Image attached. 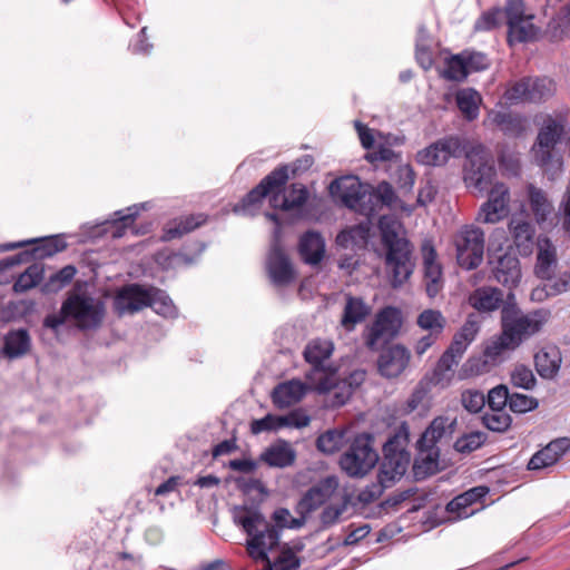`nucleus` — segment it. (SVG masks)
Returning <instances> with one entry per match:
<instances>
[{
  "instance_id": "obj_1",
  "label": "nucleus",
  "mask_w": 570,
  "mask_h": 570,
  "mask_svg": "<svg viewBox=\"0 0 570 570\" xmlns=\"http://www.w3.org/2000/svg\"><path fill=\"white\" fill-rule=\"evenodd\" d=\"M237 522L248 535L247 552L255 561L265 563L267 570H294L299 559L288 544H279L278 530L254 509L243 508Z\"/></svg>"
},
{
  "instance_id": "obj_2",
  "label": "nucleus",
  "mask_w": 570,
  "mask_h": 570,
  "mask_svg": "<svg viewBox=\"0 0 570 570\" xmlns=\"http://www.w3.org/2000/svg\"><path fill=\"white\" fill-rule=\"evenodd\" d=\"M381 240L386 249L385 265L393 288L401 287L414 272L413 245L397 233V222L390 216L379 219Z\"/></svg>"
},
{
  "instance_id": "obj_3",
  "label": "nucleus",
  "mask_w": 570,
  "mask_h": 570,
  "mask_svg": "<svg viewBox=\"0 0 570 570\" xmlns=\"http://www.w3.org/2000/svg\"><path fill=\"white\" fill-rule=\"evenodd\" d=\"M114 307L116 313L122 316L125 314H135L146 307H151L158 314L168 315L174 306L164 291L157 287L128 284L117 292Z\"/></svg>"
},
{
  "instance_id": "obj_4",
  "label": "nucleus",
  "mask_w": 570,
  "mask_h": 570,
  "mask_svg": "<svg viewBox=\"0 0 570 570\" xmlns=\"http://www.w3.org/2000/svg\"><path fill=\"white\" fill-rule=\"evenodd\" d=\"M334 352V344L328 340H312L305 347L303 355L311 365L305 377L311 387L320 393L330 392L340 387L336 382L337 368L328 363Z\"/></svg>"
},
{
  "instance_id": "obj_5",
  "label": "nucleus",
  "mask_w": 570,
  "mask_h": 570,
  "mask_svg": "<svg viewBox=\"0 0 570 570\" xmlns=\"http://www.w3.org/2000/svg\"><path fill=\"white\" fill-rule=\"evenodd\" d=\"M548 317L549 312L543 309L523 314L515 303L514 294L509 293L501 308V328L519 346L524 340L540 332Z\"/></svg>"
},
{
  "instance_id": "obj_6",
  "label": "nucleus",
  "mask_w": 570,
  "mask_h": 570,
  "mask_svg": "<svg viewBox=\"0 0 570 570\" xmlns=\"http://www.w3.org/2000/svg\"><path fill=\"white\" fill-rule=\"evenodd\" d=\"M563 131V124L548 116L544 118L532 147L534 161L547 174H550L551 178L562 169V158L557 153L556 146L560 141Z\"/></svg>"
},
{
  "instance_id": "obj_7",
  "label": "nucleus",
  "mask_w": 570,
  "mask_h": 570,
  "mask_svg": "<svg viewBox=\"0 0 570 570\" xmlns=\"http://www.w3.org/2000/svg\"><path fill=\"white\" fill-rule=\"evenodd\" d=\"M409 434L405 428L397 430L383 446V461L380 466L379 479L391 485L407 470L410 453L406 451Z\"/></svg>"
},
{
  "instance_id": "obj_8",
  "label": "nucleus",
  "mask_w": 570,
  "mask_h": 570,
  "mask_svg": "<svg viewBox=\"0 0 570 570\" xmlns=\"http://www.w3.org/2000/svg\"><path fill=\"white\" fill-rule=\"evenodd\" d=\"M61 313L75 320L80 330H95L102 323L105 307L90 296L71 294L62 303Z\"/></svg>"
},
{
  "instance_id": "obj_9",
  "label": "nucleus",
  "mask_w": 570,
  "mask_h": 570,
  "mask_svg": "<svg viewBox=\"0 0 570 570\" xmlns=\"http://www.w3.org/2000/svg\"><path fill=\"white\" fill-rule=\"evenodd\" d=\"M372 436L357 435L350 449L341 456L340 465L350 476H363L379 461V455L372 446Z\"/></svg>"
},
{
  "instance_id": "obj_10",
  "label": "nucleus",
  "mask_w": 570,
  "mask_h": 570,
  "mask_svg": "<svg viewBox=\"0 0 570 570\" xmlns=\"http://www.w3.org/2000/svg\"><path fill=\"white\" fill-rule=\"evenodd\" d=\"M286 185V168L276 167L242 198L239 207L243 210H250L268 198L269 206L275 209L278 196L283 194Z\"/></svg>"
},
{
  "instance_id": "obj_11",
  "label": "nucleus",
  "mask_w": 570,
  "mask_h": 570,
  "mask_svg": "<svg viewBox=\"0 0 570 570\" xmlns=\"http://www.w3.org/2000/svg\"><path fill=\"white\" fill-rule=\"evenodd\" d=\"M458 264L471 271L479 267L484 254V233L472 225L463 226L454 236Z\"/></svg>"
},
{
  "instance_id": "obj_12",
  "label": "nucleus",
  "mask_w": 570,
  "mask_h": 570,
  "mask_svg": "<svg viewBox=\"0 0 570 570\" xmlns=\"http://www.w3.org/2000/svg\"><path fill=\"white\" fill-rule=\"evenodd\" d=\"M556 83L548 77H524L505 90L504 97L511 104L541 102L553 96Z\"/></svg>"
},
{
  "instance_id": "obj_13",
  "label": "nucleus",
  "mask_w": 570,
  "mask_h": 570,
  "mask_svg": "<svg viewBox=\"0 0 570 570\" xmlns=\"http://www.w3.org/2000/svg\"><path fill=\"white\" fill-rule=\"evenodd\" d=\"M495 168L491 158L482 149H473L466 155L464 183L479 191H485L492 184Z\"/></svg>"
},
{
  "instance_id": "obj_14",
  "label": "nucleus",
  "mask_w": 570,
  "mask_h": 570,
  "mask_svg": "<svg viewBox=\"0 0 570 570\" xmlns=\"http://www.w3.org/2000/svg\"><path fill=\"white\" fill-rule=\"evenodd\" d=\"M27 245H35L31 252H23L18 254L12 258L11 264L20 263L23 261V257L31 256L35 259H45L47 257H51L57 253L63 252L67 248V243L65 238L60 235H53L42 238L29 239L18 243H9L2 245V249L10 250L19 247H23Z\"/></svg>"
},
{
  "instance_id": "obj_15",
  "label": "nucleus",
  "mask_w": 570,
  "mask_h": 570,
  "mask_svg": "<svg viewBox=\"0 0 570 570\" xmlns=\"http://www.w3.org/2000/svg\"><path fill=\"white\" fill-rule=\"evenodd\" d=\"M510 190L503 183H497L489 191L488 200L482 204L476 220L483 224H495L504 219L510 212Z\"/></svg>"
},
{
  "instance_id": "obj_16",
  "label": "nucleus",
  "mask_w": 570,
  "mask_h": 570,
  "mask_svg": "<svg viewBox=\"0 0 570 570\" xmlns=\"http://www.w3.org/2000/svg\"><path fill=\"white\" fill-rule=\"evenodd\" d=\"M400 330V322L396 316V311L392 307L382 309L377 315L371 327L365 334L366 346L375 351L381 343H385L394 338Z\"/></svg>"
},
{
  "instance_id": "obj_17",
  "label": "nucleus",
  "mask_w": 570,
  "mask_h": 570,
  "mask_svg": "<svg viewBox=\"0 0 570 570\" xmlns=\"http://www.w3.org/2000/svg\"><path fill=\"white\" fill-rule=\"evenodd\" d=\"M423 261V284L425 293L434 298L444 287L442 265L438 261L436 249L431 240H424L421 246Z\"/></svg>"
},
{
  "instance_id": "obj_18",
  "label": "nucleus",
  "mask_w": 570,
  "mask_h": 570,
  "mask_svg": "<svg viewBox=\"0 0 570 570\" xmlns=\"http://www.w3.org/2000/svg\"><path fill=\"white\" fill-rule=\"evenodd\" d=\"M338 479L335 475L326 476L311 487L297 503L296 511L299 515L307 517L325 502H327L338 489Z\"/></svg>"
},
{
  "instance_id": "obj_19",
  "label": "nucleus",
  "mask_w": 570,
  "mask_h": 570,
  "mask_svg": "<svg viewBox=\"0 0 570 570\" xmlns=\"http://www.w3.org/2000/svg\"><path fill=\"white\" fill-rule=\"evenodd\" d=\"M461 142L456 137L439 139L416 154V161L424 166H442L450 158L459 156Z\"/></svg>"
},
{
  "instance_id": "obj_20",
  "label": "nucleus",
  "mask_w": 570,
  "mask_h": 570,
  "mask_svg": "<svg viewBox=\"0 0 570 570\" xmlns=\"http://www.w3.org/2000/svg\"><path fill=\"white\" fill-rule=\"evenodd\" d=\"M411 358L409 348L401 344L384 348L377 360L379 372L387 379L400 376L407 367Z\"/></svg>"
},
{
  "instance_id": "obj_21",
  "label": "nucleus",
  "mask_w": 570,
  "mask_h": 570,
  "mask_svg": "<svg viewBox=\"0 0 570 570\" xmlns=\"http://www.w3.org/2000/svg\"><path fill=\"white\" fill-rule=\"evenodd\" d=\"M267 272L272 282L277 286L288 285L295 278V271L289 257L278 245H275L268 255Z\"/></svg>"
},
{
  "instance_id": "obj_22",
  "label": "nucleus",
  "mask_w": 570,
  "mask_h": 570,
  "mask_svg": "<svg viewBox=\"0 0 570 570\" xmlns=\"http://www.w3.org/2000/svg\"><path fill=\"white\" fill-rule=\"evenodd\" d=\"M344 301L340 324L346 332H352L368 317L371 307L364 298L351 293L344 295Z\"/></svg>"
},
{
  "instance_id": "obj_23",
  "label": "nucleus",
  "mask_w": 570,
  "mask_h": 570,
  "mask_svg": "<svg viewBox=\"0 0 570 570\" xmlns=\"http://www.w3.org/2000/svg\"><path fill=\"white\" fill-rule=\"evenodd\" d=\"M307 392L302 381L293 379L277 384L272 391V402L277 409H287L301 402Z\"/></svg>"
},
{
  "instance_id": "obj_24",
  "label": "nucleus",
  "mask_w": 570,
  "mask_h": 570,
  "mask_svg": "<svg viewBox=\"0 0 570 570\" xmlns=\"http://www.w3.org/2000/svg\"><path fill=\"white\" fill-rule=\"evenodd\" d=\"M366 186L353 176L335 179L330 185V193L338 197L347 208L360 207L358 200Z\"/></svg>"
},
{
  "instance_id": "obj_25",
  "label": "nucleus",
  "mask_w": 570,
  "mask_h": 570,
  "mask_svg": "<svg viewBox=\"0 0 570 570\" xmlns=\"http://www.w3.org/2000/svg\"><path fill=\"white\" fill-rule=\"evenodd\" d=\"M518 347V345L505 336V332L501 328V333L499 336L491 340L483 352L485 357L482 363V367L476 366V372H482L487 370V365H494L503 360L505 353L513 351ZM479 361H468L466 365L471 367L473 371L474 365H479Z\"/></svg>"
},
{
  "instance_id": "obj_26",
  "label": "nucleus",
  "mask_w": 570,
  "mask_h": 570,
  "mask_svg": "<svg viewBox=\"0 0 570 570\" xmlns=\"http://www.w3.org/2000/svg\"><path fill=\"white\" fill-rule=\"evenodd\" d=\"M570 449V439L561 438L551 441L547 446L532 455L528 463L529 470H541L553 465Z\"/></svg>"
},
{
  "instance_id": "obj_27",
  "label": "nucleus",
  "mask_w": 570,
  "mask_h": 570,
  "mask_svg": "<svg viewBox=\"0 0 570 570\" xmlns=\"http://www.w3.org/2000/svg\"><path fill=\"white\" fill-rule=\"evenodd\" d=\"M295 460L296 452L285 440L271 444L259 455V461L271 468H287L293 465Z\"/></svg>"
},
{
  "instance_id": "obj_28",
  "label": "nucleus",
  "mask_w": 570,
  "mask_h": 570,
  "mask_svg": "<svg viewBox=\"0 0 570 570\" xmlns=\"http://www.w3.org/2000/svg\"><path fill=\"white\" fill-rule=\"evenodd\" d=\"M31 350V336L26 328L10 330L3 336L2 354L8 360L26 356Z\"/></svg>"
},
{
  "instance_id": "obj_29",
  "label": "nucleus",
  "mask_w": 570,
  "mask_h": 570,
  "mask_svg": "<svg viewBox=\"0 0 570 570\" xmlns=\"http://www.w3.org/2000/svg\"><path fill=\"white\" fill-rule=\"evenodd\" d=\"M298 252L306 264H320L325 255L324 238L315 230L304 233L299 238Z\"/></svg>"
},
{
  "instance_id": "obj_30",
  "label": "nucleus",
  "mask_w": 570,
  "mask_h": 570,
  "mask_svg": "<svg viewBox=\"0 0 570 570\" xmlns=\"http://www.w3.org/2000/svg\"><path fill=\"white\" fill-rule=\"evenodd\" d=\"M495 281L510 289L515 287L521 278L520 262L515 256L503 255L493 269Z\"/></svg>"
},
{
  "instance_id": "obj_31",
  "label": "nucleus",
  "mask_w": 570,
  "mask_h": 570,
  "mask_svg": "<svg viewBox=\"0 0 570 570\" xmlns=\"http://www.w3.org/2000/svg\"><path fill=\"white\" fill-rule=\"evenodd\" d=\"M509 228L517 250L523 256H529L534 247L533 226L527 220L512 218Z\"/></svg>"
},
{
  "instance_id": "obj_32",
  "label": "nucleus",
  "mask_w": 570,
  "mask_h": 570,
  "mask_svg": "<svg viewBox=\"0 0 570 570\" xmlns=\"http://www.w3.org/2000/svg\"><path fill=\"white\" fill-rule=\"evenodd\" d=\"M533 16L528 14L515 21H508V38L510 47L514 43H524L534 41L538 37L539 29L532 22Z\"/></svg>"
},
{
  "instance_id": "obj_33",
  "label": "nucleus",
  "mask_w": 570,
  "mask_h": 570,
  "mask_svg": "<svg viewBox=\"0 0 570 570\" xmlns=\"http://www.w3.org/2000/svg\"><path fill=\"white\" fill-rule=\"evenodd\" d=\"M538 248L535 275L542 279H550L557 266L556 248L547 237L538 239Z\"/></svg>"
},
{
  "instance_id": "obj_34",
  "label": "nucleus",
  "mask_w": 570,
  "mask_h": 570,
  "mask_svg": "<svg viewBox=\"0 0 570 570\" xmlns=\"http://www.w3.org/2000/svg\"><path fill=\"white\" fill-rule=\"evenodd\" d=\"M561 361V353L557 346L543 347L534 355L537 372L543 379H552L558 373Z\"/></svg>"
},
{
  "instance_id": "obj_35",
  "label": "nucleus",
  "mask_w": 570,
  "mask_h": 570,
  "mask_svg": "<svg viewBox=\"0 0 570 570\" xmlns=\"http://www.w3.org/2000/svg\"><path fill=\"white\" fill-rule=\"evenodd\" d=\"M208 219L206 214H190L180 216L169 223L165 229V239L179 238L203 226Z\"/></svg>"
},
{
  "instance_id": "obj_36",
  "label": "nucleus",
  "mask_w": 570,
  "mask_h": 570,
  "mask_svg": "<svg viewBox=\"0 0 570 570\" xmlns=\"http://www.w3.org/2000/svg\"><path fill=\"white\" fill-rule=\"evenodd\" d=\"M504 302L502 291L495 287L476 288L469 297L470 305L480 312H492Z\"/></svg>"
},
{
  "instance_id": "obj_37",
  "label": "nucleus",
  "mask_w": 570,
  "mask_h": 570,
  "mask_svg": "<svg viewBox=\"0 0 570 570\" xmlns=\"http://www.w3.org/2000/svg\"><path fill=\"white\" fill-rule=\"evenodd\" d=\"M458 363L441 355L431 373L425 374L423 381L428 386L446 389L454 379V367Z\"/></svg>"
},
{
  "instance_id": "obj_38",
  "label": "nucleus",
  "mask_w": 570,
  "mask_h": 570,
  "mask_svg": "<svg viewBox=\"0 0 570 570\" xmlns=\"http://www.w3.org/2000/svg\"><path fill=\"white\" fill-rule=\"evenodd\" d=\"M487 492L488 490L484 487L473 488L450 501L446 510L451 513H458L460 518H466L474 512V510L469 511V508L479 502Z\"/></svg>"
},
{
  "instance_id": "obj_39",
  "label": "nucleus",
  "mask_w": 570,
  "mask_h": 570,
  "mask_svg": "<svg viewBox=\"0 0 570 570\" xmlns=\"http://www.w3.org/2000/svg\"><path fill=\"white\" fill-rule=\"evenodd\" d=\"M455 101L466 120L472 121L478 118L482 97L475 89L464 88L459 90L455 95Z\"/></svg>"
},
{
  "instance_id": "obj_40",
  "label": "nucleus",
  "mask_w": 570,
  "mask_h": 570,
  "mask_svg": "<svg viewBox=\"0 0 570 570\" xmlns=\"http://www.w3.org/2000/svg\"><path fill=\"white\" fill-rule=\"evenodd\" d=\"M455 426V420L450 421L449 417H435L429 428L424 431L420 442L431 450L446 434H452Z\"/></svg>"
},
{
  "instance_id": "obj_41",
  "label": "nucleus",
  "mask_w": 570,
  "mask_h": 570,
  "mask_svg": "<svg viewBox=\"0 0 570 570\" xmlns=\"http://www.w3.org/2000/svg\"><path fill=\"white\" fill-rule=\"evenodd\" d=\"M416 325L422 331L428 332V334L440 338L448 325V321L441 311L426 308L417 315Z\"/></svg>"
},
{
  "instance_id": "obj_42",
  "label": "nucleus",
  "mask_w": 570,
  "mask_h": 570,
  "mask_svg": "<svg viewBox=\"0 0 570 570\" xmlns=\"http://www.w3.org/2000/svg\"><path fill=\"white\" fill-rule=\"evenodd\" d=\"M308 198V190L302 184H292L289 188L278 196L275 209L284 212L298 209L305 205Z\"/></svg>"
},
{
  "instance_id": "obj_43",
  "label": "nucleus",
  "mask_w": 570,
  "mask_h": 570,
  "mask_svg": "<svg viewBox=\"0 0 570 570\" xmlns=\"http://www.w3.org/2000/svg\"><path fill=\"white\" fill-rule=\"evenodd\" d=\"M397 188L404 194L411 193L415 184L416 174L411 164L402 159L397 161L392 170H386Z\"/></svg>"
},
{
  "instance_id": "obj_44",
  "label": "nucleus",
  "mask_w": 570,
  "mask_h": 570,
  "mask_svg": "<svg viewBox=\"0 0 570 570\" xmlns=\"http://www.w3.org/2000/svg\"><path fill=\"white\" fill-rule=\"evenodd\" d=\"M370 228L360 224L351 226L336 236V244L342 247H363L368 239Z\"/></svg>"
},
{
  "instance_id": "obj_45",
  "label": "nucleus",
  "mask_w": 570,
  "mask_h": 570,
  "mask_svg": "<svg viewBox=\"0 0 570 570\" xmlns=\"http://www.w3.org/2000/svg\"><path fill=\"white\" fill-rule=\"evenodd\" d=\"M528 191L530 207L535 216L537 222H544L548 215L552 213L553 207L551 203L548 200L544 191L533 185H529Z\"/></svg>"
},
{
  "instance_id": "obj_46",
  "label": "nucleus",
  "mask_w": 570,
  "mask_h": 570,
  "mask_svg": "<svg viewBox=\"0 0 570 570\" xmlns=\"http://www.w3.org/2000/svg\"><path fill=\"white\" fill-rule=\"evenodd\" d=\"M43 277V267L39 264L30 265L23 273L19 275L13 284L16 293H24L37 286Z\"/></svg>"
},
{
  "instance_id": "obj_47",
  "label": "nucleus",
  "mask_w": 570,
  "mask_h": 570,
  "mask_svg": "<svg viewBox=\"0 0 570 570\" xmlns=\"http://www.w3.org/2000/svg\"><path fill=\"white\" fill-rule=\"evenodd\" d=\"M443 78L451 81H463L469 76L464 53L453 55L445 60V68L442 72Z\"/></svg>"
},
{
  "instance_id": "obj_48",
  "label": "nucleus",
  "mask_w": 570,
  "mask_h": 570,
  "mask_svg": "<svg viewBox=\"0 0 570 570\" xmlns=\"http://www.w3.org/2000/svg\"><path fill=\"white\" fill-rule=\"evenodd\" d=\"M348 503V495H344L343 501L340 504L326 505L320 514L321 527L323 529H328L338 523L342 519V515L346 512Z\"/></svg>"
},
{
  "instance_id": "obj_49",
  "label": "nucleus",
  "mask_w": 570,
  "mask_h": 570,
  "mask_svg": "<svg viewBox=\"0 0 570 570\" xmlns=\"http://www.w3.org/2000/svg\"><path fill=\"white\" fill-rule=\"evenodd\" d=\"M493 121L505 135L519 136L523 131L521 119L510 112H498Z\"/></svg>"
},
{
  "instance_id": "obj_50",
  "label": "nucleus",
  "mask_w": 570,
  "mask_h": 570,
  "mask_svg": "<svg viewBox=\"0 0 570 570\" xmlns=\"http://www.w3.org/2000/svg\"><path fill=\"white\" fill-rule=\"evenodd\" d=\"M365 159L371 164L389 163L386 170H392L393 166L402 159V156L392 148L381 145L375 150L367 153Z\"/></svg>"
},
{
  "instance_id": "obj_51",
  "label": "nucleus",
  "mask_w": 570,
  "mask_h": 570,
  "mask_svg": "<svg viewBox=\"0 0 570 570\" xmlns=\"http://www.w3.org/2000/svg\"><path fill=\"white\" fill-rule=\"evenodd\" d=\"M342 442L343 434L335 430H330L317 438L316 446L321 452L332 454L340 450Z\"/></svg>"
},
{
  "instance_id": "obj_52",
  "label": "nucleus",
  "mask_w": 570,
  "mask_h": 570,
  "mask_svg": "<svg viewBox=\"0 0 570 570\" xmlns=\"http://www.w3.org/2000/svg\"><path fill=\"white\" fill-rule=\"evenodd\" d=\"M360 207H352V210H355L364 216L371 217L373 216L379 209H381V205L377 202L376 195L373 190V188L365 187L364 191L362 193L360 200H358Z\"/></svg>"
},
{
  "instance_id": "obj_53",
  "label": "nucleus",
  "mask_w": 570,
  "mask_h": 570,
  "mask_svg": "<svg viewBox=\"0 0 570 570\" xmlns=\"http://www.w3.org/2000/svg\"><path fill=\"white\" fill-rule=\"evenodd\" d=\"M485 435L481 432H471L459 438L454 443V449L463 454H469L484 443Z\"/></svg>"
},
{
  "instance_id": "obj_54",
  "label": "nucleus",
  "mask_w": 570,
  "mask_h": 570,
  "mask_svg": "<svg viewBox=\"0 0 570 570\" xmlns=\"http://www.w3.org/2000/svg\"><path fill=\"white\" fill-rule=\"evenodd\" d=\"M511 382L517 387L532 390L537 380L531 368L523 364H519L511 372Z\"/></svg>"
},
{
  "instance_id": "obj_55",
  "label": "nucleus",
  "mask_w": 570,
  "mask_h": 570,
  "mask_svg": "<svg viewBox=\"0 0 570 570\" xmlns=\"http://www.w3.org/2000/svg\"><path fill=\"white\" fill-rule=\"evenodd\" d=\"M484 425L495 432H503L511 425V417L504 411H490L483 415Z\"/></svg>"
},
{
  "instance_id": "obj_56",
  "label": "nucleus",
  "mask_w": 570,
  "mask_h": 570,
  "mask_svg": "<svg viewBox=\"0 0 570 570\" xmlns=\"http://www.w3.org/2000/svg\"><path fill=\"white\" fill-rule=\"evenodd\" d=\"M511 394L504 385H498L488 393V405L491 411H503L509 405Z\"/></svg>"
},
{
  "instance_id": "obj_57",
  "label": "nucleus",
  "mask_w": 570,
  "mask_h": 570,
  "mask_svg": "<svg viewBox=\"0 0 570 570\" xmlns=\"http://www.w3.org/2000/svg\"><path fill=\"white\" fill-rule=\"evenodd\" d=\"M461 403L466 411L478 413L485 405V396L476 390H465L461 394Z\"/></svg>"
},
{
  "instance_id": "obj_58",
  "label": "nucleus",
  "mask_w": 570,
  "mask_h": 570,
  "mask_svg": "<svg viewBox=\"0 0 570 570\" xmlns=\"http://www.w3.org/2000/svg\"><path fill=\"white\" fill-rule=\"evenodd\" d=\"M539 402L532 396L521 393H513L510 396L509 407L514 413H525L537 409Z\"/></svg>"
},
{
  "instance_id": "obj_59",
  "label": "nucleus",
  "mask_w": 570,
  "mask_h": 570,
  "mask_svg": "<svg viewBox=\"0 0 570 570\" xmlns=\"http://www.w3.org/2000/svg\"><path fill=\"white\" fill-rule=\"evenodd\" d=\"M364 375H365V372H363V371H355L354 373H352L348 379V382L344 381L342 383L343 384L342 392H336V391L334 392V400L332 402L333 405H335V406L344 405L352 394V384L353 383L358 384V382L364 379Z\"/></svg>"
},
{
  "instance_id": "obj_60",
  "label": "nucleus",
  "mask_w": 570,
  "mask_h": 570,
  "mask_svg": "<svg viewBox=\"0 0 570 570\" xmlns=\"http://www.w3.org/2000/svg\"><path fill=\"white\" fill-rule=\"evenodd\" d=\"M390 487L389 483L383 482V480L379 479V482L371 483L366 485L363 490H361L357 494V500L362 504H370L376 501L383 493L384 488Z\"/></svg>"
},
{
  "instance_id": "obj_61",
  "label": "nucleus",
  "mask_w": 570,
  "mask_h": 570,
  "mask_svg": "<svg viewBox=\"0 0 570 570\" xmlns=\"http://www.w3.org/2000/svg\"><path fill=\"white\" fill-rule=\"evenodd\" d=\"M281 416L267 414L259 420H254L250 423V431L254 434H258L265 431H276L282 426L279 422Z\"/></svg>"
},
{
  "instance_id": "obj_62",
  "label": "nucleus",
  "mask_w": 570,
  "mask_h": 570,
  "mask_svg": "<svg viewBox=\"0 0 570 570\" xmlns=\"http://www.w3.org/2000/svg\"><path fill=\"white\" fill-rule=\"evenodd\" d=\"M76 273L77 269L73 265H66L50 277L47 286H51L55 289L62 288L73 279Z\"/></svg>"
},
{
  "instance_id": "obj_63",
  "label": "nucleus",
  "mask_w": 570,
  "mask_h": 570,
  "mask_svg": "<svg viewBox=\"0 0 570 570\" xmlns=\"http://www.w3.org/2000/svg\"><path fill=\"white\" fill-rule=\"evenodd\" d=\"M373 190L381 207H391L397 199L393 186L387 181H381Z\"/></svg>"
},
{
  "instance_id": "obj_64",
  "label": "nucleus",
  "mask_w": 570,
  "mask_h": 570,
  "mask_svg": "<svg viewBox=\"0 0 570 570\" xmlns=\"http://www.w3.org/2000/svg\"><path fill=\"white\" fill-rule=\"evenodd\" d=\"M480 330L479 322L474 315H469L461 328L454 334L458 338L471 344Z\"/></svg>"
}]
</instances>
